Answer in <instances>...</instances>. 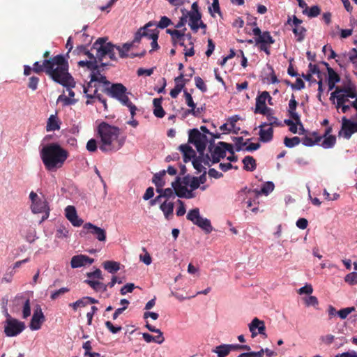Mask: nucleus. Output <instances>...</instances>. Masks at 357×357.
I'll return each instance as SVG.
<instances>
[{
    "label": "nucleus",
    "instance_id": "f257e3e1",
    "mask_svg": "<svg viewBox=\"0 0 357 357\" xmlns=\"http://www.w3.org/2000/svg\"><path fill=\"white\" fill-rule=\"evenodd\" d=\"M69 65L65 56L58 54L50 59H44L40 63L36 61L33 67L28 65L24 66V75H30L31 72L36 74L45 73L54 82L65 87L73 88L75 82L68 72Z\"/></svg>",
    "mask_w": 357,
    "mask_h": 357
},
{
    "label": "nucleus",
    "instance_id": "f03ea898",
    "mask_svg": "<svg viewBox=\"0 0 357 357\" xmlns=\"http://www.w3.org/2000/svg\"><path fill=\"white\" fill-rule=\"evenodd\" d=\"M40 156L46 170L55 172L63 166L69 153L58 143L52 142L41 149Z\"/></svg>",
    "mask_w": 357,
    "mask_h": 357
},
{
    "label": "nucleus",
    "instance_id": "7ed1b4c3",
    "mask_svg": "<svg viewBox=\"0 0 357 357\" xmlns=\"http://www.w3.org/2000/svg\"><path fill=\"white\" fill-rule=\"evenodd\" d=\"M98 133L100 137V149L102 152L115 151L121 149L125 140L119 139L120 130L118 127L102 122L98 127Z\"/></svg>",
    "mask_w": 357,
    "mask_h": 357
},
{
    "label": "nucleus",
    "instance_id": "20e7f679",
    "mask_svg": "<svg viewBox=\"0 0 357 357\" xmlns=\"http://www.w3.org/2000/svg\"><path fill=\"white\" fill-rule=\"evenodd\" d=\"M103 92L107 96L118 100L123 105L128 107L130 114L133 117L135 114L137 107L132 103L128 98V93L126 87L121 83L112 84L109 86H106Z\"/></svg>",
    "mask_w": 357,
    "mask_h": 357
},
{
    "label": "nucleus",
    "instance_id": "39448f33",
    "mask_svg": "<svg viewBox=\"0 0 357 357\" xmlns=\"http://www.w3.org/2000/svg\"><path fill=\"white\" fill-rule=\"evenodd\" d=\"M107 40L106 37L99 38L93 45L92 49L96 50L98 61H102L106 55L112 60H116L115 50L118 46L109 42L107 43Z\"/></svg>",
    "mask_w": 357,
    "mask_h": 357
},
{
    "label": "nucleus",
    "instance_id": "423d86ee",
    "mask_svg": "<svg viewBox=\"0 0 357 357\" xmlns=\"http://www.w3.org/2000/svg\"><path fill=\"white\" fill-rule=\"evenodd\" d=\"M29 197L32 203L31 206V211L33 213H45L42 220L47 219L49 217L50 208L45 198L44 197H39L33 191L30 192Z\"/></svg>",
    "mask_w": 357,
    "mask_h": 357
},
{
    "label": "nucleus",
    "instance_id": "0eeeda50",
    "mask_svg": "<svg viewBox=\"0 0 357 357\" xmlns=\"http://www.w3.org/2000/svg\"><path fill=\"white\" fill-rule=\"evenodd\" d=\"M181 12L182 14L185 13L187 19H189V26L193 32L197 33L198 31L197 24L202 20V14L199 11L198 3L197 1L194 2L191 6L190 10H188L185 8H182L181 9Z\"/></svg>",
    "mask_w": 357,
    "mask_h": 357
},
{
    "label": "nucleus",
    "instance_id": "6e6552de",
    "mask_svg": "<svg viewBox=\"0 0 357 357\" xmlns=\"http://www.w3.org/2000/svg\"><path fill=\"white\" fill-rule=\"evenodd\" d=\"M188 142L195 145L199 153H203L208 143V139L198 129L193 128L189 131Z\"/></svg>",
    "mask_w": 357,
    "mask_h": 357
},
{
    "label": "nucleus",
    "instance_id": "1a4fd4ad",
    "mask_svg": "<svg viewBox=\"0 0 357 357\" xmlns=\"http://www.w3.org/2000/svg\"><path fill=\"white\" fill-rule=\"evenodd\" d=\"M100 76H96L94 75H91L90 82L87 84V86H84V93L86 94L89 99H92L94 95L98 92L96 84H93V82L102 83L106 86H109L112 84L109 82L106 77L98 73Z\"/></svg>",
    "mask_w": 357,
    "mask_h": 357
},
{
    "label": "nucleus",
    "instance_id": "9d476101",
    "mask_svg": "<svg viewBox=\"0 0 357 357\" xmlns=\"http://www.w3.org/2000/svg\"><path fill=\"white\" fill-rule=\"evenodd\" d=\"M8 317L4 326V333L8 337L17 336L24 330L25 324L22 321L10 317L8 314Z\"/></svg>",
    "mask_w": 357,
    "mask_h": 357
},
{
    "label": "nucleus",
    "instance_id": "9b49d317",
    "mask_svg": "<svg viewBox=\"0 0 357 357\" xmlns=\"http://www.w3.org/2000/svg\"><path fill=\"white\" fill-rule=\"evenodd\" d=\"M267 100H272V98L268 91H263L257 96L255 109L254 112L255 114H266L267 111L270 110V108L266 105V101Z\"/></svg>",
    "mask_w": 357,
    "mask_h": 357
},
{
    "label": "nucleus",
    "instance_id": "f8f14e48",
    "mask_svg": "<svg viewBox=\"0 0 357 357\" xmlns=\"http://www.w3.org/2000/svg\"><path fill=\"white\" fill-rule=\"evenodd\" d=\"M83 229L82 232H84V230H86L87 233L93 234L99 241H106V231L104 229L91 222H87L84 225Z\"/></svg>",
    "mask_w": 357,
    "mask_h": 357
},
{
    "label": "nucleus",
    "instance_id": "ddd939ff",
    "mask_svg": "<svg viewBox=\"0 0 357 357\" xmlns=\"http://www.w3.org/2000/svg\"><path fill=\"white\" fill-rule=\"evenodd\" d=\"M45 321V316L40 305H37L34 309L29 327L32 331H36L40 328L42 324Z\"/></svg>",
    "mask_w": 357,
    "mask_h": 357
},
{
    "label": "nucleus",
    "instance_id": "4468645a",
    "mask_svg": "<svg viewBox=\"0 0 357 357\" xmlns=\"http://www.w3.org/2000/svg\"><path fill=\"white\" fill-rule=\"evenodd\" d=\"M186 28H183V30H178V29H167L166 30V33L171 36L172 42L174 45L178 44L179 45L186 47L185 45V31Z\"/></svg>",
    "mask_w": 357,
    "mask_h": 357
},
{
    "label": "nucleus",
    "instance_id": "2eb2a0df",
    "mask_svg": "<svg viewBox=\"0 0 357 357\" xmlns=\"http://www.w3.org/2000/svg\"><path fill=\"white\" fill-rule=\"evenodd\" d=\"M93 261L94 259L93 258L84 255H75L71 258L70 266L73 268H77L86 264H91Z\"/></svg>",
    "mask_w": 357,
    "mask_h": 357
},
{
    "label": "nucleus",
    "instance_id": "dca6fc26",
    "mask_svg": "<svg viewBox=\"0 0 357 357\" xmlns=\"http://www.w3.org/2000/svg\"><path fill=\"white\" fill-rule=\"evenodd\" d=\"M66 217L75 227H79L83 224V220L77 216L75 208L73 206H68L65 208Z\"/></svg>",
    "mask_w": 357,
    "mask_h": 357
},
{
    "label": "nucleus",
    "instance_id": "f3484780",
    "mask_svg": "<svg viewBox=\"0 0 357 357\" xmlns=\"http://www.w3.org/2000/svg\"><path fill=\"white\" fill-rule=\"evenodd\" d=\"M342 132L344 137L347 139L355 132L354 122L347 119L345 116L342 119V129L339 134L341 135Z\"/></svg>",
    "mask_w": 357,
    "mask_h": 357
},
{
    "label": "nucleus",
    "instance_id": "a211bd4d",
    "mask_svg": "<svg viewBox=\"0 0 357 357\" xmlns=\"http://www.w3.org/2000/svg\"><path fill=\"white\" fill-rule=\"evenodd\" d=\"M332 128L328 127L326 129L325 132L322 137L324 139L321 142V146L324 149L332 148L336 143V137L334 135H331Z\"/></svg>",
    "mask_w": 357,
    "mask_h": 357
},
{
    "label": "nucleus",
    "instance_id": "6ab92c4d",
    "mask_svg": "<svg viewBox=\"0 0 357 357\" xmlns=\"http://www.w3.org/2000/svg\"><path fill=\"white\" fill-rule=\"evenodd\" d=\"M208 149L211 152L212 163L213 164L219 162L220 159L226 156L225 150H223L219 144L214 147L210 146Z\"/></svg>",
    "mask_w": 357,
    "mask_h": 357
},
{
    "label": "nucleus",
    "instance_id": "aec40b11",
    "mask_svg": "<svg viewBox=\"0 0 357 357\" xmlns=\"http://www.w3.org/2000/svg\"><path fill=\"white\" fill-rule=\"evenodd\" d=\"M298 102L296 100L295 96L291 94V99L289 102L288 113L290 118L294 121L300 123V116L296 112Z\"/></svg>",
    "mask_w": 357,
    "mask_h": 357
},
{
    "label": "nucleus",
    "instance_id": "412c9836",
    "mask_svg": "<svg viewBox=\"0 0 357 357\" xmlns=\"http://www.w3.org/2000/svg\"><path fill=\"white\" fill-rule=\"evenodd\" d=\"M322 139V137L319 135L317 132H313L310 135H306L301 139V142L304 146H312L319 143Z\"/></svg>",
    "mask_w": 357,
    "mask_h": 357
},
{
    "label": "nucleus",
    "instance_id": "4be33fe9",
    "mask_svg": "<svg viewBox=\"0 0 357 357\" xmlns=\"http://www.w3.org/2000/svg\"><path fill=\"white\" fill-rule=\"evenodd\" d=\"M172 187L174 188L176 195L181 198H183L188 192L187 187L181 185L179 176H177L176 180L172 183Z\"/></svg>",
    "mask_w": 357,
    "mask_h": 357
},
{
    "label": "nucleus",
    "instance_id": "5701e85b",
    "mask_svg": "<svg viewBox=\"0 0 357 357\" xmlns=\"http://www.w3.org/2000/svg\"><path fill=\"white\" fill-rule=\"evenodd\" d=\"M180 151L183 153V161L187 162L196 157L195 151L188 144H182L179 146Z\"/></svg>",
    "mask_w": 357,
    "mask_h": 357
},
{
    "label": "nucleus",
    "instance_id": "b1692460",
    "mask_svg": "<svg viewBox=\"0 0 357 357\" xmlns=\"http://www.w3.org/2000/svg\"><path fill=\"white\" fill-rule=\"evenodd\" d=\"M162 98H154L153 100V105L154 107L153 114L158 118H162L165 115V112L162 107Z\"/></svg>",
    "mask_w": 357,
    "mask_h": 357
},
{
    "label": "nucleus",
    "instance_id": "393cba45",
    "mask_svg": "<svg viewBox=\"0 0 357 357\" xmlns=\"http://www.w3.org/2000/svg\"><path fill=\"white\" fill-rule=\"evenodd\" d=\"M259 135L261 142L264 143L269 142L273 137V129L272 127H269L267 129H260Z\"/></svg>",
    "mask_w": 357,
    "mask_h": 357
},
{
    "label": "nucleus",
    "instance_id": "a878e982",
    "mask_svg": "<svg viewBox=\"0 0 357 357\" xmlns=\"http://www.w3.org/2000/svg\"><path fill=\"white\" fill-rule=\"evenodd\" d=\"M255 42L257 45L268 44L271 45L275 43V40L268 31H264L259 37L255 38Z\"/></svg>",
    "mask_w": 357,
    "mask_h": 357
},
{
    "label": "nucleus",
    "instance_id": "bb28decb",
    "mask_svg": "<svg viewBox=\"0 0 357 357\" xmlns=\"http://www.w3.org/2000/svg\"><path fill=\"white\" fill-rule=\"evenodd\" d=\"M242 162L243 163V169L246 171L253 172L257 168L256 160L252 156H245Z\"/></svg>",
    "mask_w": 357,
    "mask_h": 357
},
{
    "label": "nucleus",
    "instance_id": "cd10ccee",
    "mask_svg": "<svg viewBox=\"0 0 357 357\" xmlns=\"http://www.w3.org/2000/svg\"><path fill=\"white\" fill-rule=\"evenodd\" d=\"M60 129V123L55 115H51L47 120L46 130L47 132L55 131Z\"/></svg>",
    "mask_w": 357,
    "mask_h": 357
},
{
    "label": "nucleus",
    "instance_id": "c85d7f7f",
    "mask_svg": "<svg viewBox=\"0 0 357 357\" xmlns=\"http://www.w3.org/2000/svg\"><path fill=\"white\" fill-rule=\"evenodd\" d=\"M351 84V82L350 81H349V83L347 85H345L344 86H337L335 87V89L334 90V91H333L331 93V96L329 98L330 100L332 102V103H335V97H337L338 96L344 95V93H347V89H349Z\"/></svg>",
    "mask_w": 357,
    "mask_h": 357
},
{
    "label": "nucleus",
    "instance_id": "c756f323",
    "mask_svg": "<svg viewBox=\"0 0 357 357\" xmlns=\"http://www.w3.org/2000/svg\"><path fill=\"white\" fill-rule=\"evenodd\" d=\"M195 225L202 228L206 234L211 233L213 230L211 222L207 218L200 217L199 219L196 221Z\"/></svg>",
    "mask_w": 357,
    "mask_h": 357
},
{
    "label": "nucleus",
    "instance_id": "7c9ffc66",
    "mask_svg": "<svg viewBox=\"0 0 357 357\" xmlns=\"http://www.w3.org/2000/svg\"><path fill=\"white\" fill-rule=\"evenodd\" d=\"M174 204L173 202H164L160 206V208L163 212L165 218L169 219V217L172 215L174 211Z\"/></svg>",
    "mask_w": 357,
    "mask_h": 357
},
{
    "label": "nucleus",
    "instance_id": "2f4dec72",
    "mask_svg": "<svg viewBox=\"0 0 357 357\" xmlns=\"http://www.w3.org/2000/svg\"><path fill=\"white\" fill-rule=\"evenodd\" d=\"M84 282L88 284L91 288H93L96 291L104 292L107 291V285L101 282L93 280H86Z\"/></svg>",
    "mask_w": 357,
    "mask_h": 357
},
{
    "label": "nucleus",
    "instance_id": "473e14b6",
    "mask_svg": "<svg viewBox=\"0 0 357 357\" xmlns=\"http://www.w3.org/2000/svg\"><path fill=\"white\" fill-rule=\"evenodd\" d=\"M142 337L147 343L154 342L160 344L165 341L163 334H158L156 336H153L149 333H144L142 334Z\"/></svg>",
    "mask_w": 357,
    "mask_h": 357
},
{
    "label": "nucleus",
    "instance_id": "72a5a7b5",
    "mask_svg": "<svg viewBox=\"0 0 357 357\" xmlns=\"http://www.w3.org/2000/svg\"><path fill=\"white\" fill-rule=\"evenodd\" d=\"M102 266L110 273H115L120 269V264L114 261H105Z\"/></svg>",
    "mask_w": 357,
    "mask_h": 357
},
{
    "label": "nucleus",
    "instance_id": "f704fd0d",
    "mask_svg": "<svg viewBox=\"0 0 357 357\" xmlns=\"http://www.w3.org/2000/svg\"><path fill=\"white\" fill-rule=\"evenodd\" d=\"M213 352L217 354L218 357H227L230 353V349L228 344H222L213 349Z\"/></svg>",
    "mask_w": 357,
    "mask_h": 357
},
{
    "label": "nucleus",
    "instance_id": "c9c22d12",
    "mask_svg": "<svg viewBox=\"0 0 357 357\" xmlns=\"http://www.w3.org/2000/svg\"><path fill=\"white\" fill-rule=\"evenodd\" d=\"M266 116L268 124H270V127L273 126H280L282 125L281 122L279 121L278 119L274 116L273 111L270 108L269 111H267L266 114H262Z\"/></svg>",
    "mask_w": 357,
    "mask_h": 357
},
{
    "label": "nucleus",
    "instance_id": "e433bc0d",
    "mask_svg": "<svg viewBox=\"0 0 357 357\" xmlns=\"http://www.w3.org/2000/svg\"><path fill=\"white\" fill-rule=\"evenodd\" d=\"M166 172L162 170L158 173H156L153 175L152 182L155 184L156 187H163L165 184V181L163 180V177L165 176Z\"/></svg>",
    "mask_w": 357,
    "mask_h": 357
},
{
    "label": "nucleus",
    "instance_id": "4c0bfd02",
    "mask_svg": "<svg viewBox=\"0 0 357 357\" xmlns=\"http://www.w3.org/2000/svg\"><path fill=\"white\" fill-rule=\"evenodd\" d=\"M79 67H86L89 70H96L98 68V61L96 59L89 61H79L78 63Z\"/></svg>",
    "mask_w": 357,
    "mask_h": 357
},
{
    "label": "nucleus",
    "instance_id": "58836bf2",
    "mask_svg": "<svg viewBox=\"0 0 357 357\" xmlns=\"http://www.w3.org/2000/svg\"><path fill=\"white\" fill-rule=\"evenodd\" d=\"M292 31L295 36L297 37V41L301 42L304 40L305 37V33L307 31L305 27L302 26H297L294 27Z\"/></svg>",
    "mask_w": 357,
    "mask_h": 357
},
{
    "label": "nucleus",
    "instance_id": "ea45409f",
    "mask_svg": "<svg viewBox=\"0 0 357 357\" xmlns=\"http://www.w3.org/2000/svg\"><path fill=\"white\" fill-rule=\"evenodd\" d=\"M303 13L309 17H316L321 13V9L318 6H313L308 7L307 10H303Z\"/></svg>",
    "mask_w": 357,
    "mask_h": 357
},
{
    "label": "nucleus",
    "instance_id": "a19ab883",
    "mask_svg": "<svg viewBox=\"0 0 357 357\" xmlns=\"http://www.w3.org/2000/svg\"><path fill=\"white\" fill-rule=\"evenodd\" d=\"M132 46V43H125L123 47L118 46L116 47V50L119 52V56L121 58H126L129 56L130 54L128 52L130 51L131 47Z\"/></svg>",
    "mask_w": 357,
    "mask_h": 357
},
{
    "label": "nucleus",
    "instance_id": "79ce46f5",
    "mask_svg": "<svg viewBox=\"0 0 357 357\" xmlns=\"http://www.w3.org/2000/svg\"><path fill=\"white\" fill-rule=\"evenodd\" d=\"M200 217L199 210L198 208L190 210L187 214V219L192 222L194 224H195L196 221H197Z\"/></svg>",
    "mask_w": 357,
    "mask_h": 357
},
{
    "label": "nucleus",
    "instance_id": "37998d69",
    "mask_svg": "<svg viewBox=\"0 0 357 357\" xmlns=\"http://www.w3.org/2000/svg\"><path fill=\"white\" fill-rule=\"evenodd\" d=\"M301 139L298 137H294L292 138H289L285 137L284 139V144L288 148H292L295 146H297L300 144Z\"/></svg>",
    "mask_w": 357,
    "mask_h": 357
},
{
    "label": "nucleus",
    "instance_id": "c03bdc74",
    "mask_svg": "<svg viewBox=\"0 0 357 357\" xmlns=\"http://www.w3.org/2000/svg\"><path fill=\"white\" fill-rule=\"evenodd\" d=\"M261 321L255 318L252 322L249 324V329L252 333V337H255L257 335V333L256 332V329H258V327L260 326Z\"/></svg>",
    "mask_w": 357,
    "mask_h": 357
},
{
    "label": "nucleus",
    "instance_id": "a18cd8bd",
    "mask_svg": "<svg viewBox=\"0 0 357 357\" xmlns=\"http://www.w3.org/2000/svg\"><path fill=\"white\" fill-rule=\"evenodd\" d=\"M150 38L152 40L151 43V50H150V52H151L152 51L157 50L160 48L158 43V32H151Z\"/></svg>",
    "mask_w": 357,
    "mask_h": 357
},
{
    "label": "nucleus",
    "instance_id": "49530a36",
    "mask_svg": "<svg viewBox=\"0 0 357 357\" xmlns=\"http://www.w3.org/2000/svg\"><path fill=\"white\" fill-rule=\"evenodd\" d=\"M349 101V100L348 96L342 95V96H338L335 97V103H333V104L335 105V108L337 110H339L340 107L342 105H346V103L348 102Z\"/></svg>",
    "mask_w": 357,
    "mask_h": 357
},
{
    "label": "nucleus",
    "instance_id": "de8ad7c7",
    "mask_svg": "<svg viewBox=\"0 0 357 357\" xmlns=\"http://www.w3.org/2000/svg\"><path fill=\"white\" fill-rule=\"evenodd\" d=\"M328 81L334 82L335 83H337L340 81V75L332 68H328Z\"/></svg>",
    "mask_w": 357,
    "mask_h": 357
},
{
    "label": "nucleus",
    "instance_id": "09e8293b",
    "mask_svg": "<svg viewBox=\"0 0 357 357\" xmlns=\"http://www.w3.org/2000/svg\"><path fill=\"white\" fill-rule=\"evenodd\" d=\"M274 183L271 181L266 182L261 188V192L267 195L274 190Z\"/></svg>",
    "mask_w": 357,
    "mask_h": 357
},
{
    "label": "nucleus",
    "instance_id": "8fccbe9b",
    "mask_svg": "<svg viewBox=\"0 0 357 357\" xmlns=\"http://www.w3.org/2000/svg\"><path fill=\"white\" fill-rule=\"evenodd\" d=\"M172 24H173V22L169 17H167V16H162L161 17L160 20L158 23L157 27L163 29Z\"/></svg>",
    "mask_w": 357,
    "mask_h": 357
},
{
    "label": "nucleus",
    "instance_id": "3c124183",
    "mask_svg": "<svg viewBox=\"0 0 357 357\" xmlns=\"http://www.w3.org/2000/svg\"><path fill=\"white\" fill-rule=\"evenodd\" d=\"M153 25H154V23L152 22H149L143 28L140 29H142V35L143 36V37H146L149 40H151V38H150L151 33V32H158L156 30L151 31V30L148 29V28L149 26H151Z\"/></svg>",
    "mask_w": 357,
    "mask_h": 357
},
{
    "label": "nucleus",
    "instance_id": "603ef678",
    "mask_svg": "<svg viewBox=\"0 0 357 357\" xmlns=\"http://www.w3.org/2000/svg\"><path fill=\"white\" fill-rule=\"evenodd\" d=\"M70 289L67 287H62L56 291H52L50 295V298L52 300H56L61 295L68 292Z\"/></svg>",
    "mask_w": 357,
    "mask_h": 357
},
{
    "label": "nucleus",
    "instance_id": "864d4df0",
    "mask_svg": "<svg viewBox=\"0 0 357 357\" xmlns=\"http://www.w3.org/2000/svg\"><path fill=\"white\" fill-rule=\"evenodd\" d=\"M38 83L39 78L36 76H32L29 79L27 86L32 91H36L38 89Z\"/></svg>",
    "mask_w": 357,
    "mask_h": 357
},
{
    "label": "nucleus",
    "instance_id": "5fc2aeb1",
    "mask_svg": "<svg viewBox=\"0 0 357 357\" xmlns=\"http://www.w3.org/2000/svg\"><path fill=\"white\" fill-rule=\"evenodd\" d=\"M31 315V306H30V300L29 298L26 299L22 309V317L24 319H26Z\"/></svg>",
    "mask_w": 357,
    "mask_h": 357
},
{
    "label": "nucleus",
    "instance_id": "6e6d98bb",
    "mask_svg": "<svg viewBox=\"0 0 357 357\" xmlns=\"http://www.w3.org/2000/svg\"><path fill=\"white\" fill-rule=\"evenodd\" d=\"M344 281L351 285L356 284H357V273L352 272V273L347 274L344 278Z\"/></svg>",
    "mask_w": 357,
    "mask_h": 357
},
{
    "label": "nucleus",
    "instance_id": "4d7b16f0",
    "mask_svg": "<svg viewBox=\"0 0 357 357\" xmlns=\"http://www.w3.org/2000/svg\"><path fill=\"white\" fill-rule=\"evenodd\" d=\"M264 354V351L263 349H261L260 351L255 352V351H250V352H246V353H242L238 356V357H263V355Z\"/></svg>",
    "mask_w": 357,
    "mask_h": 357
},
{
    "label": "nucleus",
    "instance_id": "13d9d810",
    "mask_svg": "<svg viewBox=\"0 0 357 357\" xmlns=\"http://www.w3.org/2000/svg\"><path fill=\"white\" fill-rule=\"evenodd\" d=\"M355 310V308L354 307H345V308H343L339 311H337V314H338V316L342 319H344L347 317V316L351 313L352 312H354Z\"/></svg>",
    "mask_w": 357,
    "mask_h": 357
},
{
    "label": "nucleus",
    "instance_id": "bf43d9fd",
    "mask_svg": "<svg viewBox=\"0 0 357 357\" xmlns=\"http://www.w3.org/2000/svg\"><path fill=\"white\" fill-rule=\"evenodd\" d=\"M195 82L196 86L202 92L207 91V86L205 84L204 80L199 76L195 77Z\"/></svg>",
    "mask_w": 357,
    "mask_h": 357
},
{
    "label": "nucleus",
    "instance_id": "052dcab7",
    "mask_svg": "<svg viewBox=\"0 0 357 357\" xmlns=\"http://www.w3.org/2000/svg\"><path fill=\"white\" fill-rule=\"evenodd\" d=\"M87 278H89V280H92L94 278H97L99 280H103V276L102 275V271L99 268H96L93 272H89L86 273Z\"/></svg>",
    "mask_w": 357,
    "mask_h": 357
},
{
    "label": "nucleus",
    "instance_id": "680f3d73",
    "mask_svg": "<svg viewBox=\"0 0 357 357\" xmlns=\"http://www.w3.org/2000/svg\"><path fill=\"white\" fill-rule=\"evenodd\" d=\"M208 10L212 16H213V12L216 13L220 15L221 12L218 0H213L212 5L211 7L208 8Z\"/></svg>",
    "mask_w": 357,
    "mask_h": 357
},
{
    "label": "nucleus",
    "instance_id": "e2e57ef3",
    "mask_svg": "<svg viewBox=\"0 0 357 357\" xmlns=\"http://www.w3.org/2000/svg\"><path fill=\"white\" fill-rule=\"evenodd\" d=\"M233 141L235 143L236 151H240L242 147L246 145V142H243V138L242 137H234Z\"/></svg>",
    "mask_w": 357,
    "mask_h": 357
},
{
    "label": "nucleus",
    "instance_id": "0e129e2a",
    "mask_svg": "<svg viewBox=\"0 0 357 357\" xmlns=\"http://www.w3.org/2000/svg\"><path fill=\"white\" fill-rule=\"evenodd\" d=\"M184 88V84H176L174 89L170 91V96L173 98H176Z\"/></svg>",
    "mask_w": 357,
    "mask_h": 357
},
{
    "label": "nucleus",
    "instance_id": "69168bd1",
    "mask_svg": "<svg viewBox=\"0 0 357 357\" xmlns=\"http://www.w3.org/2000/svg\"><path fill=\"white\" fill-rule=\"evenodd\" d=\"M86 149L89 152H95L97 151V141L95 139H91L88 141L86 144Z\"/></svg>",
    "mask_w": 357,
    "mask_h": 357
},
{
    "label": "nucleus",
    "instance_id": "338daca9",
    "mask_svg": "<svg viewBox=\"0 0 357 357\" xmlns=\"http://www.w3.org/2000/svg\"><path fill=\"white\" fill-rule=\"evenodd\" d=\"M135 287L133 283H127L126 285L121 287L120 293L121 295H125L127 293H131Z\"/></svg>",
    "mask_w": 357,
    "mask_h": 357
},
{
    "label": "nucleus",
    "instance_id": "774afa93",
    "mask_svg": "<svg viewBox=\"0 0 357 357\" xmlns=\"http://www.w3.org/2000/svg\"><path fill=\"white\" fill-rule=\"evenodd\" d=\"M344 96L351 98H357V90L353 84H351L349 89H347V93H344Z\"/></svg>",
    "mask_w": 357,
    "mask_h": 357
}]
</instances>
